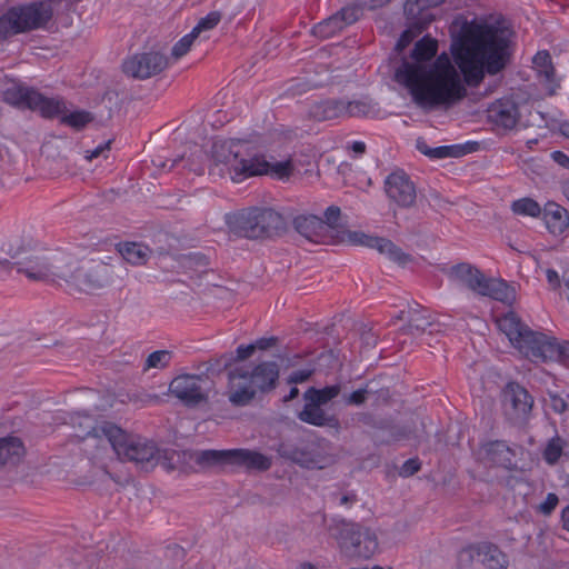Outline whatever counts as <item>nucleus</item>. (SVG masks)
I'll list each match as a JSON object with an SVG mask.
<instances>
[{"instance_id":"nucleus-13","label":"nucleus","mask_w":569,"mask_h":569,"mask_svg":"<svg viewBox=\"0 0 569 569\" xmlns=\"http://www.w3.org/2000/svg\"><path fill=\"white\" fill-rule=\"evenodd\" d=\"M68 254L56 253L51 257L31 254L17 262H10L8 270L16 268L18 273L24 274L32 281H57L68 277Z\"/></svg>"},{"instance_id":"nucleus-30","label":"nucleus","mask_w":569,"mask_h":569,"mask_svg":"<svg viewBox=\"0 0 569 569\" xmlns=\"http://www.w3.org/2000/svg\"><path fill=\"white\" fill-rule=\"evenodd\" d=\"M417 149L430 159L459 158L465 156L468 150L461 144L439 146L431 148L426 140L419 138L416 143Z\"/></svg>"},{"instance_id":"nucleus-51","label":"nucleus","mask_w":569,"mask_h":569,"mask_svg":"<svg viewBox=\"0 0 569 569\" xmlns=\"http://www.w3.org/2000/svg\"><path fill=\"white\" fill-rule=\"evenodd\" d=\"M254 353V347L252 343H249V345H240L238 346V348L236 349V356H230L227 360H226V363L224 366L228 367L230 366L232 362H238V361H244L247 359H249L252 355Z\"/></svg>"},{"instance_id":"nucleus-55","label":"nucleus","mask_w":569,"mask_h":569,"mask_svg":"<svg viewBox=\"0 0 569 569\" xmlns=\"http://www.w3.org/2000/svg\"><path fill=\"white\" fill-rule=\"evenodd\" d=\"M152 162L157 168L164 170V171H172L174 169L180 170V164L182 162H184V156H179L174 159H168V160L158 159V160H153Z\"/></svg>"},{"instance_id":"nucleus-23","label":"nucleus","mask_w":569,"mask_h":569,"mask_svg":"<svg viewBox=\"0 0 569 569\" xmlns=\"http://www.w3.org/2000/svg\"><path fill=\"white\" fill-rule=\"evenodd\" d=\"M30 110L39 112L42 118L53 119L61 117L68 111V108L64 98L59 96L47 97L34 89Z\"/></svg>"},{"instance_id":"nucleus-48","label":"nucleus","mask_w":569,"mask_h":569,"mask_svg":"<svg viewBox=\"0 0 569 569\" xmlns=\"http://www.w3.org/2000/svg\"><path fill=\"white\" fill-rule=\"evenodd\" d=\"M203 157L204 154L201 150H198L197 152L192 153L189 158L184 157V162L180 164V170L194 172L198 176L203 174L204 168L201 161Z\"/></svg>"},{"instance_id":"nucleus-45","label":"nucleus","mask_w":569,"mask_h":569,"mask_svg":"<svg viewBox=\"0 0 569 569\" xmlns=\"http://www.w3.org/2000/svg\"><path fill=\"white\" fill-rule=\"evenodd\" d=\"M389 432L391 441H402L417 438L413 422L391 426L389 428Z\"/></svg>"},{"instance_id":"nucleus-43","label":"nucleus","mask_w":569,"mask_h":569,"mask_svg":"<svg viewBox=\"0 0 569 569\" xmlns=\"http://www.w3.org/2000/svg\"><path fill=\"white\" fill-rule=\"evenodd\" d=\"M93 120V117L90 112L84 110L73 111L69 114L64 112L61 114L60 122L62 124L69 126L74 130L83 129L89 122Z\"/></svg>"},{"instance_id":"nucleus-56","label":"nucleus","mask_w":569,"mask_h":569,"mask_svg":"<svg viewBox=\"0 0 569 569\" xmlns=\"http://www.w3.org/2000/svg\"><path fill=\"white\" fill-rule=\"evenodd\" d=\"M311 375H312V370H309V369L296 370V371L291 372V375L289 376L288 383H295V385L302 383V382L309 380Z\"/></svg>"},{"instance_id":"nucleus-42","label":"nucleus","mask_w":569,"mask_h":569,"mask_svg":"<svg viewBox=\"0 0 569 569\" xmlns=\"http://www.w3.org/2000/svg\"><path fill=\"white\" fill-rule=\"evenodd\" d=\"M511 210L519 216L537 218L541 214L540 204L531 198H521L512 202Z\"/></svg>"},{"instance_id":"nucleus-8","label":"nucleus","mask_w":569,"mask_h":569,"mask_svg":"<svg viewBox=\"0 0 569 569\" xmlns=\"http://www.w3.org/2000/svg\"><path fill=\"white\" fill-rule=\"evenodd\" d=\"M229 230L250 240L271 239L284 230L282 214L271 208L251 207L226 216Z\"/></svg>"},{"instance_id":"nucleus-9","label":"nucleus","mask_w":569,"mask_h":569,"mask_svg":"<svg viewBox=\"0 0 569 569\" xmlns=\"http://www.w3.org/2000/svg\"><path fill=\"white\" fill-rule=\"evenodd\" d=\"M498 327L526 358L532 361H548L551 341L545 333L533 331L515 312H508L498 319Z\"/></svg>"},{"instance_id":"nucleus-3","label":"nucleus","mask_w":569,"mask_h":569,"mask_svg":"<svg viewBox=\"0 0 569 569\" xmlns=\"http://www.w3.org/2000/svg\"><path fill=\"white\" fill-rule=\"evenodd\" d=\"M240 140L216 141L212 146V164L210 174L223 177L229 174L233 182H242L247 178L272 173L279 179L288 178L293 171L291 160L268 162L263 156L244 158L240 153Z\"/></svg>"},{"instance_id":"nucleus-4","label":"nucleus","mask_w":569,"mask_h":569,"mask_svg":"<svg viewBox=\"0 0 569 569\" xmlns=\"http://www.w3.org/2000/svg\"><path fill=\"white\" fill-rule=\"evenodd\" d=\"M70 7L71 0H36L10 7L0 16V40L34 30H49L53 18Z\"/></svg>"},{"instance_id":"nucleus-20","label":"nucleus","mask_w":569,"mask_h":569,"mask_svg":"<svg viewBox=\"0 0 569 569\" xmlns=\"http://www.w3.org/2000/svg\"><path fill=\"white\" fill-rule=\"evenodd\" d=\"M388 198L398 206L409 208L416 202V187L403 170L391 172L385 180Z\"/></svg>"},{"instance_id":"nucleus-29","label":"nucleus","mask_w":569,"mask_h":569,"mask_svg":"<svg viewBox=\"0 0 569 569\" xmlns=\"http://www.w3.org/2000/svg\"><path fill=\"white\" fill-rule=\"evenodd\" d=\"M543 219L548 230L553 234H560L569 228V212L556 202L545 204Z\"/></svg>"},{"instance_id":"nucleus-10","label":"nucleus","mask_w":569,"mask_h":569,"mask_svg":"<svg viewBox=\"0 0 569 569\" xmlns=\"http://www.w3.org/2000/svg\"><path fill=\"white\" fill-rule=\"evenodd\" d=\"M328 532L338 542L340 550L349 557L370 559L379 547L376 532L359 522L332 519Z\"/></svg>"},{"instance_id":"nucleus-38","label":"nucleus","mask_w":569,"mask_h":569,"mask_svg":"<svg viewBox=\"0 0 569 569\" xmlns=\"http://www.w3.org/2000/svg\"><path fill=\"white\" fill-rule=\"evenodd\" d=\"M340 393V386H327L322 389L310 388L305 392V399L307 401L315 402L316 405L322 406L328 403L330 400L336 398Z\"/></svg>"},{"instance_id":"nucleus-28","label":"nucleus","mask_w":569,"mask_h":569,"mask_svg":"<svg viewBox=\"0 0 569 569\" xmlns=\"http://www.w3.org/2000/svg\"><path fill=\"white\" fill-rule=\"evenodd\" d=\"M271 458L250 449H232L231 466L244 467L248 470L267 471L271 468Z\"/></svg>"},{"instance_id":"nucleus-40","label":"nucleus","mask_w":569,"mask_h":569,"mask_svg":"<svg viewBox=\"0 0 569 569\" xmlns=\"http://www.w3.org/2000/svg\"><path fill=\"white\" fill-rule=\"evenodd\" d=\"M445 0H407L403 7L405 14L423 17L432 14L430 9L440 6Z\"/></svg>"},{"instance_id":"nucleus-27","label":"nucleus","mask_w":569,"mask_h":569,"mask_svg":"<svg viewBox=\"0 0 569 569\" xmlns=\"http://www.w3.org/2000/svg\"><path fill=\"white\" fill-rule=\"evenodd\" d=\"M423 14V17L406 14L407 28L396 43L397 52H402L435 20L433 14Z\"/></svg>"},{"instance_id":"nucleus-47","label":"nucleus","mask_w":569,"mask_h":569,"mask_svg":"<svg viewBox=\"0 0 569 569\" xmlns=\"http://www.w3.org/2000/svg\"><path fill=\"white\" fill-rule=\"evenodd\" d=\"M221 18L220 11H211L206 17L200 18L191 31L199 37L201 32L212 30L220 22Z\"/></svg>"},{"instance_id":"nucleus-22","label":"nucleus","mask_w":569,"mask_h":569,"mask_svg":"<svg viewBox=\"0 0 569 569\" xmlns=\"http://www.w3.org/2000/svg\"><path fill=\"white\" fill-rule=\"evenodd\" d=\"M483 451L489 462L507 470L517 469L516 449L508 446L506 441H489L483 446Z\"/></svg>"},{"instance_id":"nucleus-46","label":"nucleus","mask_w":569,"mask_h":569,"mask_svg":"<svg viewBox=\"0 0 569 569\" xmlns=\"http://www.w3.org/2000/svg\"><path fill=\"white\" fill-rule=\"evenodd\" d=\"M550 349L551 353L548 355V360H557L569 367V341L559 342L553 338Z\"/></svg>"},{"instance_id":"nucleus-19","label":"nucleus","mask_w":569,"mask_h":569,"mask_svg":"<svg viewBox=\"0 0 569 569\" xmlns=\"http://www.w3.org/2000/svg\"><path fill=\"white\" fill-rule=\"evenodd\" d=\"M347 239L352 244L376 249L379 253L385 254L388 259L399 266H406L412 260V257L409 253L403 252L401 248L387 238L372 237L358 231H349L347 233Z\"/></svg>"},{"instance_id":"nucleus-53","label":"nucleus","mask_w":569,"mask_h":569,"mask_svg":"<svg viewBox=\"0 0 569 569\" xmlns=\"http://www.w3.org/2000/svg\"><path fill=\"white\" fill-rule=\"evenodd\" d=\"M559 503V498L556 493L549 492L545 499L543 502H541L537 507V512L541 513L542 516H550L555 509L557 508Z\"/></svg>"},{"instance_id":"nucleus-34","label":"nucleus","mask_w":569,"mask_h":569,"mask_svg":"<svg viewBox=\"0 0 569 569\" xmlns=\"http://www.w3.org/2000/svg\"><path fill=\"white\" fill-rule=\"evenodd\" d=\"M24 453V446L17 437L0 438V468L18 461Z\"/></svg>"},{"instance_id":"nucleus-1","label":"nucleus","mask_w":569,"mask_h":569,"mask_svg":"<svg viewBox=\"0 0 569 569\" xmlns=\"http://www.w3.org/2000/svg\"><path fill=\"white\" fill-rule=\"evenodd\" d=\"M437 52L438 41L426 34L395 71V80L408 88L413 101L425 109L451 107L467 94L448 54L436 58Z\"/></svg>"},{"instance_id":"nucleus-49","label":"nucleus","mask_w":569,"mask_h":569,"mask_svg":"<svg viewBox=\"0 0 569 569\" xmlns=\"http://www.w3.org/2000/svg\"><path fill=\"white\" fill-rule=\"evenodd\" d=\"M198 38L192 31L186 36H183L171 50V54L174 58L183 57L191 48L194 39Z\"/></svg>"},{"instance_id":"nucleus-31","label":"nucleus","mask_w":569,"mask_h":569,"mask_svg":"<svg viewBox=\"0 0 569 569\" xmlns=\"http://www.w3.org/2000/svg\"><path fill=\"white\" fill-rule=\"evenodd\" d=\"M532 62L538 71L539 77L550 87V94L555 93V88L559 87L556 81L555 68L552 59L547 50L538 51Z\"/></svg>"},{"instance_id":"nucleus-58","label":"nucleus","mask_w":569,"mask_h":569,"mask_svg":"<svg viewBox=\"0 0 569 569\" xmlns=\"http://www.w3.org/2000/svg\"><path fill=\"white\" fill-rule=\"evenodd\" d=\"M550 408L556 413H563L568 409V405L562 397L558 395H552L550 396Z\"/></svg>"},{"instance_id":"nucleus-35","label":"nucleus","mask_w":569,"mask_h":569,"mask_svg":"<svg viewBox=\"0 0 569 569\" xmlns=\"http://www.w3.org/2000/svg\"><path fill=\"white\" fill-rule=\"evenodd\" d=\"M33 92V88L12 87L3 91L2 99L8 104L17 108L30 109Z\"/></svg>"},{"instance_id":"nucleus-54","label":"nucleus","mask_w":569,"mask_h":569,"mask_svg":"<svg viewBox=\"0 0 569 569\" xmlns=\"http://www.w3.org/2000/svg\"><path fill=\"white\" fill-rule=\"evenodd\" d=\"M420 469H421L420 460L418 458H410L402 463V466L399 470V475L401 477L407 478V477L413 476Z\"/></svg>"},{"instance_id":"nucleus-59","label":"nucleus","mask_w":569,"mask_h":569,"mask_svg":"<svg viewBox=\"0 0 569 569\" xmlns=\"http://www.w3.org/2000/svg\"><path fill=\"white\" fill-rule=\"evenodd\" d=\"M187 261L190 266H196L198 268H207L209 264L208 258L204 254L198 252L190 253L187 257Z\"/></svg>"},{"instance_id":"nucleus-16","label":"nucleus","mask_w":569,"mask_h":569,"mask_svg":"<svg viewBox=\"0 0 569 569\" xmlns=\"http://www.w3.org/2000/svg\"><path fill=\"white\" fill-rule=\"evenodd\" d=\"M503 410L513 425L526 423L531 415L533 397L519 382L511 381L502 390Z\"/></svg>"},{"instance_id":"nucleus-7","label":"nucleus","mask_w":569,"mask_h":569,"mask_svg":"<svg viewBox=\"0 0 569 569\" xmlns=\"http://www.w3.org/2000/svg\"><path fill=\"white\" fill-rule=\"evenodd\" d=\"M88 435L98 438L104 437L121 460L134 462L146 469L153 468L158 462L159 449L153 441L137 435H129L114 423L103 422L101 426L92 428Z\"/></svg>"},{"instance_id":"nucleus-44","label":"nucleus","mask_w":569,"mask_h":569,"mask_svg":"<svg viewBox=\"0 0 569 569\" xmlns=\"http://www.w3.org/2000/svg\"><path fill=\"white\" fill-rule=\"evenodd\" d=\"M566 445V441L560 437H553L551 438L545 450H543V459L549 465H556L563 451V447Z\"/></svg>"},{"instance_id":"nucleus-6","label":"nucleus","mask_w":569,"mask_h":569,"mask_svg":"<svg viewBox=\"0 0 569 569\" xmlns=\"http://www.w3.org/2000/svg\"><path fill=\"white\" fill-rule=\"evenodd\" d=\"M88 435L98 438L104 437L121 460L134 462L146 469L153 468L158 462L159 449L153 441L137 435H129L114 423L103 422L101 426L92 428Z\"/></svg>"},{"instance_id":"nucleus-11","label":"nucleus","mask_w":569,"mask_h":569,"mask_svg":"<svg viewBox=\"0 0 569 569\" xmlns=\"http://www.w3.org/2000/svg\"><path fill=\"white\" fill-rule=\"evenodd\" d=\"M449 276L479 296L507 305H511L515 301V289L505 280L488 278L470 263L462 262L452 266L449 270Z\"/></svg>"},{"instance_id":"nucleus-63","label":"nucleus","mask_w":569,"mask_h":569,"mask_svg":"<svg viewBox=\"0 0 569 569\" xmlns=\"http://www.w3.org/2000/svg\"><path fill=\"white\" fill-rule=\"evenodd\" d=\"M551 159L565 169H569V156L560 150L552 151L550 154Z\"/></svg>"},{"instance_id":"nucleus-12","label":"nucleus","mask_w":569,"mask_h":569,"mask_svg":"<svg viewBox=\"0 0 569 569\" xmlns=\"http://www.w3.org/2000/svg\"><path fill=\"white\" fill-rule=\"evenodd\" d=\"M68 277L63 281L79 291L92 292L103 289L112 282L113 267L102 261H88L82 266L68 254Z\"/></svg>"},{"instance_id":"nucleus-57","label":"nucleus","mask_w":569,"mask_h":569,"mask_svg":"<svg viewBox=\"0 0 569 569\" xmlns=\"http://www.w3.org/2000/svg\"><path fill=\"white\" fill-rule=\"evenodd\" d=\"M356 3L353 6H357L360 9V16L362 14V9H377L386 6L388 2L387 0H355Z\"/></svg>"},{"instance_id":"nucleus-15","label":"nucleus","mask_w":569,"mask_h":569,"mask_svg":"<svg viewBox=\"0 0 569 569\" xmlns=\"http://www.w3.org/2000/svg\"><path fill=\"white\" fill-rule=\"evenodd\" d=\"M508 558L491 542L471 543L457 556V569H507Z\"/></svg>"},{"instance_id":"nucleus-32","label":"nucleus","mask_w":569,"mask_h":569,"mask_svg":"<svg viewBox=\"0 0 569 569\" xmlns=\"http://www.w3.org/2000/svg\"><path fill=\"white\" fill-rule=\"evenodd\" d=\"M298 418L302 422L317 427L338 425V420L335 417L327 416L321 406L311 401L305 405L303 409L298 413Z\"/></svg>"},{"instance_id":"nucleus-17","label":"nucleus","mask_w":569,"mask_h":569,"mask_svg":"<svg viewBox=\"0 0 569 569\" xmlns=\"http://www.w3.org/2000/svg\"><path fill=\"white\" fill-rule=\"evenodd\" d=\"M168 64L164 54L158 51L137 53L122 63L123 72L136 79H148L160 73Z\"/></svg>"},{"instance_id":"nucleus-26","label":"nucleus","mask_w":569,"mask_h":569,"mask_svg":"<svg viewBox=\"0 0 569 569\" xmlns=\"http://www.w3.org/2000/svg\"><path fill=\"white\" fill-rule=\"evenodd\" d=\"M343 111V98H328L312 103L308 113L316 121H328L345 118Z\"/></svg>"},{"instance_id":"nucleus-21","label":"nucleus","mask_w":569,"mask_h":569,"mask_svg":"<svg viewBox=\"0 0 569 569\" xmlns=\"http://www.w3.org/2000/svg\"><path fill=\"white\" fill-rule=\"evenodd\" d=\"M359 18L360 9L357 6H346L335 14L313 26L312 33L320 39H329L358 21Z\"/></svg>"},{"instance_id":"nucleus-61","label":"nucleus","mask_w":569,"mask_h":569,"mask_svg":"<svg viewBox=\"0 0 569 569\" xmlns=\"http://www.w3.org/2000/svg\"><path fill=\"white\" fill-rule=\"evenodd\" d=\"M358 421L372 428H386L385 422L382 420H376L375 417L370 413H359Z\"/></svg>"},{"instance_id":"nucleus-2","label":"nucleus","mask_w":569,"mask_h":569,"mask_svg":"<svg viewBox=\"0 0 569 569\" xmlns=\"http://www.w3.org/2000/svg\"><path fill=\"white\" fill-rule=\"evenodd\" d=\"M452 32L450 51L465 82L477 88L486 73L496 76L511 61V41L506 32L491 24L463 21Z\"/></svg>"},{"instance_id":"nucleus-33","label":"nucleus","mask_w":569,"mask_h":569,"mask_svg":"<svg viewBox=\"0 0 569 569\" xmlns=\"http://www.w3.org/2000/svg\"><path fill=\"white\" fill-rule=\"evenodd\" d=\"M193 460L201 467L231 466L232 449L227 450H200L194 452Z\"/></svg>"},{"instance_id":"nucleus-18","label":"nucleus","mask_w":569,"mask_h":569,"mask_svg":"<svg viewBox=\"0 0 569 569\" xmlns=\"http://www.w3.org/2000/svg\"><path fill=\"white\" fill-rule=\"evenodd\" d=\"M206 379L199 375H180L172 379L169 385V391L188 407H196L206 402L208 395L201 383Z\"/></svg>"},{"instance_id":"nucleus-52","label":"nucleus","mask_w":569,"mask_h":569,"mask_svg":"<svg viewBox=\"0 0 569 569\" xmlns=\"http://www.w3.org/2000/svg\"><path fill=\"white\" fill-rule=\"evenodd\" d=\"M373 391L368 388H360L348 396H345V402L349 406H361L366 402L367 396L372 393Z\"/></svg>"},{"instance_id":"nucleus-5","label":"nucleus","mask_w":569,"mask_h":569,"mask_svg":"<svg viewBox=\"0 0 569 569\" xmlns=\"http://www.w3.org/2000/svg\"><path fill=\"white\" fill-rule=\"evenodd\" d=\"M279 366L276 361H262L251 371L244 367L230 370L228 399L236 407L248 406L256 393L269 392L277 387L279 379Z\"/></svg>"},{"instance_id":"nucleus-64","label":"nucleus","mask_w":569,"mask_h":569,"mask_svg":"<svg viewBox=\"0 0 569 569\" xmlns=\"http://www.w3.org/2000/svg\"><path fill=\"white\" fill-rule=\"evenodd\" d=\"M12 163V156L7 146L0 144V169H4Z\"/></svg>"},{"instance_id":"nucleus-50","label":"nucleus","mask_w":569,"mask_h":569,"mask_svg":"<svg viewBox=\"0 0 569 569\" xmlns=\"http://www.w3.org/2000/svg\"><path fill=\"white\" fill-rule=\"evenodd\" d=\"M341 210L337 206H330L325 211V227L326 232L328 229L337 230L339 227V219H340Z\"/></svg>"},{"instance_id":"nucleus-60","label":"nucleus","mask_w":569,"mask_h":569,"mask_svg":"<svg viewBox=\"0 0 569 569\" xmlns=\"http://www.w3.org/2000/svg\"><path fill=\"white\" fill-rule=\"evenodd\" d=\"M546 278L551 289L557 290L561 287L562 277L560 278L557 270L551 268L547 269Z\"/></svg>"},{"instance_id":"nucleus-25","label":"nucleus","mask_w":569,"mask_h":569,"mask_svg":"<svg viewBox=\"0 0 569 569\" xmlns=\"http://www.w3.org/2000/svg\"><path fill=\"white\" fill-rule=\"evenodd\" d=\"M490 120L503 129H513L519 120L518 106L511 100H499L489 110Z\"/></svg>"},{"instance_id":"nucleus-62","label":"nucleus","mask_w":569,"mask_h":569,"mask_svg":"<svg viewBox=\"0 0 569 569\" xmlns=\"http://www.w3.org/2000/svg\"><path fill=\"white\" fill-rule=\"evenodd\" d=\"M278 339L276 337H269V338H259L254 342H252L256 350H267L273 346H276Z\"/></svg>"},{"instance_id":"nucleus-41","label":"nucleus","mask_w":569,"mask_h":569,"mask_svg":"<svg viewBox=\"0 0 569 569\" xmlns=\"http://www.w3.org/2000/svg\"><path fill=\"white\" fill-rule=\"evenodd\" d=\"M172 358L173 353L169 350L153 351L147 357L142 370L146 372L150 369H164L169 367Z\"/></svg>"},{"instance_id":"nucleus-14","label":"nucleus","mask_w":569,"mask_h":569,"mask_svg":"<svg viewBox=\"0 0 569 569\" xmlns=\"http://www.w3.org/2000/svg\"><path fill=\"white\" fill-rule=\"evenodd\" d=\"M277 452L281 458L307 469H322L328 463L320 442L309 438L283 440L278 445Z\"/></svg>"},{"instance_id":"nucleus-37","label":"nucleus","mask_w":569,"mask_h":569,"mask_svg":"<svg viewBox=\"0 0 569 569\" xmlns=\"http://www.w3.org/2000/svg\"><path fill=\"white\" fill-rule=\"evenodd\" d=\"M343 104L346 111V117H368L376 111V103L370 99H361V100H346L343 99Z\"/></svg>"},{"instance_id":"nucleus-24","label":"nucleus","mask_w":569,"mask_h":569,"mask_svg":"<svg viewBox=\"0 0 569 569\" xmlns=\"http://www.w3.org/2000/svg\"><path fill=\"white\" fill-rule=\"evenodd\" d=\"M292 226L295 230L311 242H323L326 237V227L323 219L315 214L297 216Z\"/></svg>"},{"instance_id":"nucleus-39","label":"nucleus","mask_w":569,"mask_h":569,"mask_svg":"<svg viewBox=\"0 0 569 569\" xmlns=\"http://www.w3.org/2000/svg\"><path fill=\"white\" fill-rule=\"evenodd\" d=\"M431 326L432 322L430 321V317L427 315L426 310L411 309L409 311L408 328L410 333H423Z\"/></svg>"},{"instance_id":"nucleus-36","label":"nucleus","mask_w":569,"mask_h":569,"mask_svg":"<svg viewBox=\"0 0 569 569\" xmlns=\"http://www.w3.org/2000/svg\"><path fill=\"white\" fill-rule=\"evenodd\" d=\"M119 252L121 257L131 264H143L150 253V249L138 242H126L120 244Z\"/></svg>"}]
</instances>
